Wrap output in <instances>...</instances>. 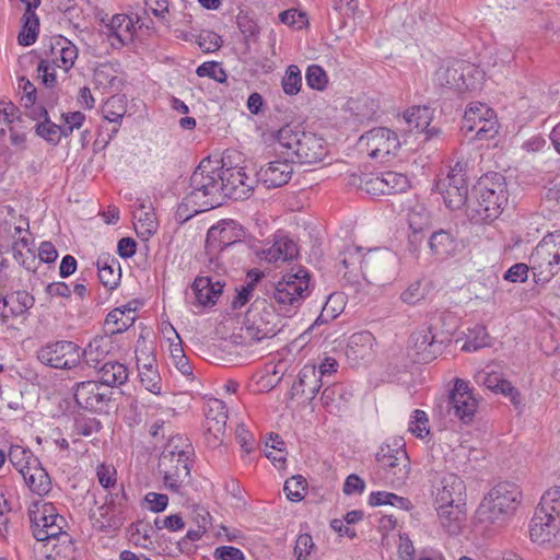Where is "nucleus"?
<instances>
[{
  "mask_svg": "<svg viewBox=\"0 0 560 560\" xmlns=\"http://www.w3.org/2000/svg\"><path fill=\"white\" fill-rule=\"evenodd\" d=\"M505 177L500 173L486 174L470 189L465 214L474 224L495 220L508 203Z\"/></svg>",
  "mask_w": 560,
  "mask_h": 560,
  "instance_id": "nucleus-1",
  "label": "nucleus"
},
{
  "mask_svg": "<svg viewBox=\"0 0 560 560\" xmlns=\"http://www.w3.org/2000/svg\"><path fill=\"white\" fill-rule=\"evenodd\" d=\"M218 160L205 158L200 161L189 177L182 208H192L195 213L218 208L224 203V194L220 185L221 175L218 173Z\"/></svg>",
  "mask_w": 560,
  "mask_h": 560,
  "instance_id": "nucleus-2",
  "label": "nucleus"
},
{
  "mask_svg": "<svg viewBox=\"0 0 560 560\" xmlns=\"http://www.w3.org/2000/svg\"><path fill=\"white\" fill-rule=\"evenodd\" d=\"M271 137L283 149L281 153L294 163H317L328 153L327 142L323 137L299 126L284 125L272 132Z\"/></svg>",
  "mask_w": 560,
  "mask_h": 560,
  "instance_id": "nucleus-3",
  "label": "nucleus"
},
{
  "mask_svg": "<svg viewBox=\"0 0 560 560\" xmlns=\"http://www.w3.org/2000/svg\"><path fill=\"white\" fill-rule=\"evenodd\" d=\"M521 501L520 487L514 482L501 481L480 502L476 520L480 524L501 526L514 515Z\"/></svg>",
  "mask_w": 560,
  "mask_h": 560,
  "instance_id": "nucleus-4",
  "label": "nucleus"
},
{
  "mask_svg": "<svg viewBox=\"0 0 560 560\" xmlns=\"http://www.w3.org/2000/svg\"><path fill=\"white\" fill-rule=\"evenodd\" d=\"M310 294V273L300 267L296 272L287 273L277 283H269L266 295L279 313L288 316L302 305Z\"/></svg>",
  "mask_w": 560,
  "mask_h": 560,
  "instance_id": "nucleus-5",
  "label": "nucleus"
},
{
  "mask_svg": "<svg viewBox=\"0 0 560 560\" xmlns=\"http://www.w3.org/2000/svg\"><path fill=\"white\" fill-rule=\"evenodd\" d=\"M192 454L191 445L184 443L182 438H173L164 446L159 458V470L163 474L164 485L170 491L178 493L190 477Z\"/></svg>",
  "mask_w": 560,
  "mask_h": 560,
  "instance_id": "nucleus-6",
  "label": "nucleus"
},
{
  "mask_svg": "<svg viewBox=\"0 0 560 560\" xmlns=\"http://www.w3.org/2000/svg\"><path fill=\"white\" fill-rule=\"evenodd\" d=\"M560 528V487L547 490L536 508L529 524L530 539L535 542H549Z\"/></svg>",
  "mask_w": 560,
  "mask_h": 560,
  "instance_id": "nucleus-7",
  "label": "nucleus"
},
{
  "mask_svg": "<svg viewBox=\"0 0 560 560\" xmlns=\"http://www.w3.org/2000/svg\"><path fill=\"white\" fill-rule=\"evenodd\" d=\"M536 283L549 282L560 271V231L547 234L529 255Z\"/></svg>",
  "mask_w": 560,
  "mask_h": 560,
  "instance_id": "nucleus-8",
  "label": "nucleus"
},
{
  "mask_svg": "<svg viewBox=\"0 0 560 560\" xmlns=\"http://www.w3.org/2000/svg\"><path fill=\"white\" fill-rule=\"evenodd\" d=\"M244 231L234 220H222L218 224L212 225L206 236V255L208 258V269L217 272L225 271L219 262V254L224 249L242 242Z\"/></svg>",
  "mask_w": 560,
  "mask_h": 560,
  "instance_id": "nucleus-9",
  "label": "nucleus"
},
{
  "mask_svg": "<svg viewBox=\"0 0 560 560\" xmlns=\"http://www.w3.org/2000/svg\"><path fill=\"white\" fill-rule=\"evenodd\" d=\"M375 474L392 486L404 483L410 471L409 458L404 445L395 442L394 446L382 444L375 455Z\"/></svg>",
  "mask_w": 560,
  "mask_h": 560,
  "instance_id": "nucleus-10",
  "label": "nucleus"
},
{
  "mask_svg": "<svg viewBox=\"0 0 560 560\" xmlns=\"http://www.w3.org/2000/svg\"><path fill=\"white\" fill-rule=\"evenodd\" d=\"M452 335L451 329L439 331L436 325L422 326L410 335L409 348L415 350L417 361L427 363L434 360L452 342Z\"/></svg>",
  "mask_w": 560,
  "mask_h": 560,
  "instance_id": "nucleus-11",
  "label": "nucleus"
},
{
  "mask_svg": "<svg viewBox=\"0 0 560 560\" xmlns=\"http://www.w3.org/2000/svg\"><path fill=\"white\" fill-rule=\"evenodd\" d=\"M45 508L37 510L34 514V522L40 521L46 516L50 517L49 526L43 530L44 535L38 537L37 541H55L58 544L52 545V551L56 555H62L65 559H72L74 557V544L72 541L71 536L63 532V527L67 522L66 518L57 512L56 506L52 503H45Z\"/></svg>",
  "mask_w": 560,
  "mask_h": 560,
  "instance_id": "nucleus-12",
  "label": "nucleus"
},
{
  "mask_svg": "<svg viewBox=\"0 0 560 560\" xmlns=\"http://www.w3.org/2000/svg\"><path fill=\"white\" fill-rule=\"evenodd\" d=\"M36 357L38 361L54 369L71 370L81 366L82 353L81 348L69 340H58L42 346Z\"/></svg>",
  "mask_w": 560,
  "mask_h": 560,
  "instance_id": "nucleus-13",
  "label": "nucleus"
},
{
  "mask_svg": "<svg viewBox=\"0 0 560 560\" xmlns=\"http://www.w3.org/2000/svg\"><path fill=\"white\" fill-rule=\"evenodd\" d=\"M460 130L465 133L475 131L476 140L493 139L498 133L493 109L485 103H470L465 110Z\"/></svg>",
  "mask_w": 560,
  "mask_h": 560,
  "instance_id": "nucleus-14",
  "label": "nucleus"
},
{
  "mask_svg": "<svg viewBox=\"0 0 560 560\" xmlns=\"http://www.w3.org/2000/svg\"><path fill=\"white\" fill-rule=\"evenodd\" d=\"M358 144L371 159L381 162L388 161V156L394 155L400 148L396 132L385 127L366 131L360 137Z\"/></svg>",
  "mask_w": 560,
  "mask_h": 560,
  "instance_id": "nucleus-15",
  "label": "nucleus"
},
{
  "mask_svg": "<svg viewBox=\"0 0 560 560\" xmlns=\"http://www.w3.org/2000/svg\"><path fill=\"white\" fill-rule=\"evenodd\" d=\"M396 257L388 250H374L362 258V276L372 284L384 285L394 278Z\"/></svg>",
  "mask_w": 560,
  "mask_h": 560,
  "instance_id": "nucleus-16",
  "label": "nucleus"
},
{
  "mask_svg": "<svg viewBox=\"0 0 560 560\" xmlns=\"http://www.w3.org/2000/svg\"><path fill=\"white\" fill-rule=\"evenodd\" d=\"M447 408L448 413H453L464 424L472 422L478 400L468 382L458 377L454 380V386L447 397Z\"/></svg>",
  "mask_w": 560,
  "mask_h": 560,
  "instance_id": "nucleus-17",
  "label": "nucleus"
},
{
  "mask_svg": "<svg viewBox=\"0 0 560 560\" xmlns=\"http://www.w3.org/2000/svg\"><path fill=\"white\" fill-rule=\"evenodd\" d=\"M102 385L95 381H84L75 384V404L94 413H108L113 400V392H102Z\"/></svg>",
  "mask_w": 560,
  "mask_h": 560,
  "instance_id": "nucleus-18",
  "label": "nucleus"
},
{
  "mask_svg": "<svg viewBox=\"0 0 560 560\" xmlns=\"http://www.w3.org/2000/svg\"><path fill=\"white\" fill-rule=\"evenodd\" d=\"M218 173H220V185L223 189L224 201L226 199L241 200L246 199L253 191L252 183L242 167L224 168L223 165L218 164Z\"/></svg>",
  "mask_w": 560,
  "mask_h": 560,
  "instance_id": "nucleus-19",
  "label": "nucleus"
},
{
  "mask_svg": "<svg viewBox=\"0 0 560 560\" xmlns=\"http://www.w3.org/2000/svg\"><path fill=\"white\" fill-rule=\"evenodd\" d=\"M433 488L435 504L466 503V485L456 474L443 472Z\"/></svg>",
  "mask_w": 560,
  "mask_h": 560,
  "instance_id": "nucleus-20",
  "label": "nucleus"
},
{
  "mask_svg": "<svg viewBox=\"0 0 560 560\" xmlns=\"http://www.w3.org/2000/svg\"><path fill=\"white\" fill-rule=\"evenodd\" d=\"M44 54L51 57L55 66L69 71L78 58V48L68 38L59 35L49 38L48 44H44Z\"/></svg>",
  "mask_w": 560,
  "mask_h": 560,
  "instance_id": "nucleus-21",
  "label": "nucleus"
},
{
  "mask_svg": "<svg viewBox=\"0 0 560 560\" xmlns=\"http://www.w3.org/2000/svg\"><path fill=\"white\" fill-rule=\"evenodd\" d=\"M299 248L296 243L284 232L278 231L273 236V244L258 253L261 260L277 265L279 261H289L296 258Z\"/></svg>",
  "mask_w": 560,
  "mask_h": 560,
  "instance_id": "nucleus-22",
  "label": "nucleus"
},
{
  "mask_svg": "<svg viewBox=\"0 0 560 560\" xmlns=\"http://www.w3.org/2000/svg\"><path fill=\"white\" fill-rule=\"evenodd\" d=\"M290 158L275 160L261 167L258 173V180L267 188H278L289 183L293 174V164Z\"/></svg>",
  "mask_w": 560,
  "mask_h": 560,
  "instance_id": "nucleus-23",
  "label": "nucleus"
},
{
  "mask_svg": "<svg viewBox=\"0 0 560 560\" xmlns=\"http://www.w3.org/2000/svg\"><path fill=\"white\" fill-rule=\"evenodd\" d=\"M428 245L431 254L441 260L455 256L459 250V241L452 230L440 229L432 232Z\"/></svg>",
  "mask_w": 560,
  "mask_h": 560,
  "instance_id": "nucleus-24",
  "label": "nucleus"
},
{
  "mask_svg": "<svg viewBox=\"0 0 560 560\" xmlns=\"http://www.w3.org/2000/svg\"><path fill=\"white\" fill-rule=\"evenodd\" d=\"M115 348L116 346L108 334L97 336L83 350L81 349L82 360L86 366L98 369Z\"/></svg>",
  "mask_w": 560,
  "mask_h": 560,
  "instance_id": "nucleus-25",
  "label": "nucleus"
},
{
  "mask_svg": "<svg viewBox=\"0 0 560 560\" xmlns=\"http://www.w3.org/2000/svg\"><path fill=\"white\" fill-rule=\"evenodd\" d=\"M224 283L220 280H213L211 277H197L192 284L191 290L196 298V303L202 307H211L215 305L219 296L223 292Z\"/></svg>",
  "mask_w": 560,
  "mask_h": 560,
  "instance_id": "nucleus-26",
  "label": "nucleus"
},
{
  "mask_svg": "<svg viewBox=\"0 0 560 560\" xmlns=\"http://www.w3.org/2000/svg\"><path fill=\"white\" fill-rule=\"evenodd\" d=\"M465 505L459 503L436 504L441 526L450 535H458L465 521Z\"/></svg>",
  "mask_w": 560,
  "mask_h": 560,
  "instance_id": "nucleus-27",
  "label": "nucleus"
},
{
  "mask_svg": "<svg viewBox=\"0 0 560 560\" xmlns=\"http://www.w3.org/2000/svg\"><path fill=\"white\" fill-rule=\"evenodd\" d=\"M207 432L212 434L217 440L224 434L228 408L225 404L217 398L210 399L205 411Z\"/></svg>",
  "mask_w": 560,
  "mask_h": 560,
  "instance_id": "nucleus-28",
  "label": "nucleus"
},
{
  "mask_svg": "<svg viewBox=\"0 0 560 560\" xmlns=\"http://www.w3.org/2000/svg\"><path fill=\"white\" fill-rule=\"evenodd\" d=\"M276 334L277 330L273 327H268L267 324H258L256 320L250 322L249 315H247L244 325L241 327V332L238 335L233 334L232 339L235 343L250 345L252 342L272 338Z\"/></svg>",
  "mask_w": 560,
  "mask_h": 560,
  "instance_id": "nucleus-29",
  "label": "nucleus"
},
{
  "mask_svg": "<svg viewBox=\"0 0 560 560\" xmlns=\"http://www.w3.org/2000/svg\"><path fill=\"white\" fill-rule=\"evenodd\" d=\"M345 308L343 298L339 293H331L328 295L322 311L314 323L301 335L302 339L311 335L315 329L322 325H326L337 318Z\"/></svg>",
  "mask_w": 560,
  "mask_h": 560,
  "instance_id": "nucleus-30",
  "label": "nucleus"
},
{
  "mask_svg": "<svg viewBox=\"0 0 560 560\" xmlns=\"http://www.w3.org/2000/svg\"><path fill=\"white\" fill-rule=\"evenodd\" d=\"M32 464L22 477L32 492L45 495L51 489V479L39 459H32Z\"/></svg>",
  "mask_w": 560,
  "mask_h": 560,
  "instance_id": "nucleus-31",
  "label": "nucleus"
},
{
  "mask_svg": "<svg viewBox=\"0 0 560 560\" xmlns=\"http://www.w3.org/2000/svg\"><path fill=\"white\" fill-rule=\"evenodd\" d=\"M435 191L441 194L445 206L451 210H464L470 197V190L464 186H452L445 183H435Z\"/></svg>",
  "mask_w": 560,
  "mask_h": 560,
  "instance_id": "nucleus-32",
  "label": "nucleus"
},
{
  "mask_svg": "<svg viewBox=\"0 0 560 560\" xmlns=\"http://www.w3.org/2000/svg\"><path fill=\"white\" fill-rule=\"evenodd\" d=\"M95 370L100 376L101 385L117 387L128 381V369L118 361H106Z\"/></svg>",
  "mask_w": 560,
  "mask_h": 560,
  "instance_id": "nucleus-33",
  "label": "nucleus"
},
{
  "mask_svg": "<svg viewBox=\"0 0 560 560\" xmlns=\"http://www.w3.org/2000/svg\"><path fill=\"white\" fill-rule=\"evenodd\" d=\"M96 266L100 282L108 290H114L121 276L118 260L109 255H102L98 257Z\"/></svg>",
  "mask_w": 560,
  "mask_h": 560,
  "instance_id": "nucleus-34",
  "label": "nucleus"
},
{
  "mask_svg": "<svg viewBox=\"0 0 560 560\" xmlns=\"http://www.w3.org/2000/svg\"><path fill=\"white\" fill-rule=\"evenodd\" d=\"M359 12V0H332L329 12L330 25L336 23L339 31L346 27L347 20L354 18Z\"/></svg>",
  "mask_w": 560,
  "mask_h": 560,
  "instance_id": "nucleus-35",
  "label": "nucleus"
},
{
  "mask_svg": "<svg viewBox=\"0 0 560 560\" xmlns=\"http://www.w3.org/2000/svg\"><path fill=\"white\" fill-rule=\"evenodd\" d=\"M8 314L10 317H19L28 313L34 306L35 298L27 291L19 290L5 295Z\"/></svg>",
  "mask_w": 560,
  "mask_h": 560,
  "instance_id": "nucleus-36",
  "label": "nucleus"
},
{
  "mask_svg": "<svg viewBox=\"0 0 560 560\" xmlns=\"http://www.w3.org/2000/svg\"><path fill=\"white\" fill-rule=\"evenodd\" d=\"M434 83L441 88L463 90L467 88L464 72L454 67L441 66L434 73Z\"/></svg>",
  "mask_w": 560,
  "mask_h": 560,
  "instance_id": "nucleus-37",
  "label": "nucleus"
},
{
  "mask_svg": "<svg viewBox=\"0 0 560 560\" xmlns=\"http://www.w3.org/2000/svg\"><path fill=\"white\" fill-rule=\"evenodd\" d=\"M113 510L107 504H103L97 508V511H92L90 513V518L93 523V526L100 532H108L110 529L116 530L120 528L122 525V520L115 515L110 514L109 511Z\"/></svg>",
  "mask_w": 560,
  "mask_h": 560,
  "instance_id": "nucleus-38",
  "label": "nucleus"
},
{
  "mask_svg": "<svg viewBox=\"0 0 560 560\" xmlns=\"http://www.w3.org/2000/svg\"><path fill=\"white\" fill-rule=\"evenodd\" d=\"M108 36L115 37L119 44H125L132 38L133 22L127 14H115L106 25Z\"/></svg>",
  "mask_w": 560,
  "mask_h": 560,
  "instance_id": "nucleus-39",
  "label": "nucleus"
},
{
  "mask_svg": "<svg viewBox=\"0 0 560 560\" xmlns=\"http://www.w3.org/2000/svg\"><path fill=\"white\" fill-rule=\"evenodd\" d=\"M103 118L108 120L109 122L115 124L109 138H112L115 133L118 132V126L120 125L125 114L126 106L125 102L119 96L110 97L102 108Z\"/></svg>",
  "mask_w": 560,
  "mask_h": 560,
  "instance_id": "nucleus-40",
  "label": "nucleus"
},
{
  "mask_svg": "<svg viewBox=\"0 0 560 560\" xmlns=\"http://www.w3.org/2000/svg\"><path fill=\"white\" fill-rule=\"evenodd\" d=\"M22 21L23 25L19 33L18 42L22 46H31L38 37L39 19L36 13L24 12Z\"/></svg>",
  "mask_w": 560,
  "mask_h": 560,
  "instance_id": "nucleus-41",
  "label": "nucleus"
},
{
  "mask_svg": "<svg viewBox=\"0 0 560 560\" xmlns=\"http://www.w3.org/2000/svg\"><path fill=\"white\" fill-rule=\"evenodd\" d=\"M433 110L429 106H413L405 113L404 117L410 130L421 131L429 127L432 120Z\"/></svg>",
  "mask_w": 560,
  "mask_h": 560,
  "instance_id": "nucleus-42",
  "label": "nucleus"
},
{
  "mask_svg": "<svg viewBox=\"0 0 560 560\" xmlns=\"http://www.w3.org/2000/svg\"><path fill=\"white\" fill-rule=\"evenodd\" d=\"M202 523H199L197 528L189 529L184 537H182L176 547L180 553H190L192 551V547L190 546V541H198L206 534L208 525L210 524V513L208 511H203Z\"/></svg>",
  "mask_w": 560,
  "mask_h": 560,
  "instance_id": "nucleus-43",
  "label": "nucleus"
},
{
  "mask_svg": "<svg viewBox=\"0 0 560 560\" xmlns=\"http://www.w3.org/2000/svg\"><path fill=\"white\" fill-rule=\"evenodd\" d=\"M466 337V341L462 347V350L466 352L477 351L489 346L490 336L483 325L476 324L474 327L468 328Z\"/></svg>",
  "mask_w": 560,
  "mask_h": 560,
  "instance_id": "nucleus-44",
  "label": "nucleus"
},
{
  "mask_svg": "<svg viewBox=\"0 0 560 560\" xmlns=\"http://www.w3.org/2000/svg\"><path fill=\"white\" fill-rule=\"evenodd\" d=\"M8 457L10 463L21 475L33 465L32 459H38L30 448L20 445H11Z\"/></svg>",
  "mask_w": 560,
  "mask_h": 560,
  "instance_id": "nucleus-45",
  "label": "nucleus"
},
{
  "mask_svg": "<svg viewBox=\"0 0 560 560\" xmlns=\"http://www.w3.org/2000/svg\"><path fill=\"white\" fill-rule=\"evenodd\" d=\"M128 312L131 311V308H127ZM126 307L125 310H121L120 307L114 308L110 311L107 316L105 324L106 326L114 325L113 328H108L107 334L112 337V335L120 334L126 331L131 324L133 323V317H125Z\"/></svg>",
  "mask_w": 560,
  "mask_h": 560,
  "instance_id": "nucleus-46",
  "label": "nucleus"
},
{
  "mask_svg": "<svg viewBox=\"0 0 560 560\" xmlns=\"http://www.w3.org/2000/svg\"><path fill=\"white\" fill-rule=\"evenodd\" d=\"M171 329L174 331L177 342H171L170 351L174 365L176 369L185 376L192 375V366L189 363L188 358L186 357L184 349L182 347V339L179 335L175 331L173 326Z\"/></svg>",
  "mask_w": 560,
  "mask_h": 560,
  "instance_id": "nucleus-47",
  "label": "nucleus"
},
{
  "mask_svg": "<svg viewBox=\"0 0 560 560\" xmlns=\"http://www.w3.org/2000/svg\"><path fill=\"white\" fill-rule=\"evenodd\" d=\"M382 174L387 195L402 194L409 189L410 182L405 174L393 171L383 172Z\"/></svg>",
  "mask_w": 560,
  "mask_h": 560,
  "instance_id": "nucleus-48",
  "label": "nucleus"
},
{
  "mask_svg": "<svg viewBox=\"0 0 560 560\" xmlns=\"http://www.w3.org/2000/svg\"><path fill=\"white\" fill-rule=\"evenodd\" d=\"M306 488V479L301 475H295L285 480L283 491L289 501L300 502L304 499Z\"/></svg>",
  "mask_w": 560,
  "mask_h": 560,
  "instance_id": "nucleus-49",
  "label": "nucleus"
},
{
  "mask_svg": "<svg viewBox=\"0 0 560 560\" xmlns=\"http://www.w3.org/2000/svg\"><path fill=\"white\" fill-rule=\"evenodd\" d=\"M282 90L287 95H296L302 86L301 70L296 65H290L281 81Z\"/></svg>",
  "mask_w": 560,
  "mask_h": 560,
  "instance_id": "nucleus-50",
  "label": "nucleus"
},
{
  "mask_svg": "<svg viewBox=\"0 0 560 560\" xmlns=\"http://www.w3.org/2000/svg\"><path fill=\"white\" fill-rule=\"evenodd\" d=\"M476 382L494 394H501L502 384H509L510 381L503 377V374L497 371L479 372L476 375Z\"/></svg>",
  "mask_w": 560,
  "mask_h": 560,
  "instance_id": "nucleus-51",
  "label": "nucleus"
},
{
  "mask_svg": "<svg viewBox=\"0 0 560 560\" xmlns=\"http://www.w3.org/2000/svg\"><path fill=\"white\" fill-rule=\"evenodd\" d=\"M196 74L200 78H210L219 83H226L228 73L218 61H205L196 69Z\"/></svg>",
  "mask_w": 560,
  "mask_h": 560,
  "instance_id": "nucleus-52",
  "label": "nucleus"
},
{
  "mask_svg": "<svg viewBox=\"0 0 560 560\" xmlns=\"http://www.w3.org/2000/svg\"><path fill=\"white\" fill-rule=\"evenodd\" d=\"M306 84L312 90L323 91L328 83L326 71L319 65H310L305 72Z\"/></svg>",
  "mask_w": 560,
  "mask_h": 560,
  "instance_id": "nucleus-53",
  "label": "nucleus"
},
{
  "mask_svg": "<svg viewBox=\"0 0 560 560\" xmlns=\"http://www.w3.org/2000/svg\"><path fill=\"white\" fill-rule=\"evenodd\" d=\"M35 132L49 144L57 145L60 142V126L50 119L37 122L35 125Z\"/></svg>",
  "mask_w": 560,
  "mask_h": 560,
  "instance_id": "nucleus-54",
  "label": "nucleus"
},
{
  "mask_svg": "<svg viewBox=\"0 0 560 560\" xmlns=\"http://www.w3.org/2000/svg\"><path fill=\"white\" fill-rule=\"evenodd\" d=\"M374 337L370 331H360L353 334L349 339V349L355 355H365V350H371Z\"/></svg>",
  "mask_w": 560,
  "mask_h": 560,
  "instance_id": "nucleus-55",
  "label": "nucleus"
},
{
  "mask_svg": "<svg viewBox=\"0 0 560 560\" xmlns=\"http://www.w3.org/2000/svg\"><path fill=\"white\" fill-rule=\"evenodd\" d=\"M46 502H34L30 509H28V518H30V523H31V530H32V535L35 539H37L38 537H42L44 535V532L48 526H49V521L51 520L50 517L46 516L44 518H40V521H35L34 522V514L35 512H37V510H40L44 506Z\"/></svg>",
  "mask_w": 560,
  "mask_h": 560,
  "instance_id": "nucleus-56",
  "label": "nucleus"
},
{
  "mask_svg": "<svg viewBox=\"0 0 560 560\" xmlns=\"http://www.w3.org/2000/svg\"><path fill=\"white\" fill-rule=\"evenodd\" d=\"M428 423L429 418L427 413L423 410L416 409L409 422V431L417 438L423 439L430 432Z\"/></svg>",
  "mask_w": 560,
  "mask_h": 560,
  "instance_id": "nucleus-57",
  "label": "nucleus"
},
{
  "mask_svg": "<svg viewBox=\"0 0 560 560\" xmlns=\"http://www.w3.org/2000/svg\"><path fill=\"white\" fill-rule=\"evenodd\" d=\"M315 378V366L305 365L299 373L298 380L291 386V397L300 396L305 394L308 381Z\"/></svg>",
  "mask_w": 560,
  "mask_h": 560,
  "instance_id": "nucleus-58",
  "label": "nucleus"
},
{
  "mask_svg": "<svg viewBox=\"0 0 560 560\" xmlns=\"http://www.w3.org/2000/svg\"><path fill=\"white\" fill-rule=\"evenodd\" d=\"M196 43L203 52H213L221 47L222 38L214 32L203 31L197 36Z\"/></svg>",
  "mask_w": 560,
  "mask_h": 560,
  "instance_id": "nucleus-59",
  "label": "nucleus"
},
{
  "mask_svg": "<svg viewBox=\"0 0 560 560\" xmlns=\"http://www.w3.org/2000/svg\"><path fill=\"white\" fill-rule=\"evenodd\" d=\"M56 67L48 59H42L37 66L38 78L46 88H54L57 82Z\"/></svg>",
  "mask_w": 560,
  "mask_h": 560,
  "instance_id": "nucleus-60",
  "label": "nucleus"
},
{
  "mask_svg": "<svg viewBox=\"0 0 560 560\" xmlns=\"http://www.w3.org/2000/svg\"><path fill=\"white\" fill-rule=\"evenodd\" d=\"M383 179V174L372 176L366 178L365 180H361L360 187L362 190H364L371 196L387 195L385 182Z\"/></svg>",
  "mask_w": 560,
  "mask_h": 560,
  "instance_id": "nucleus-61",
  "label": "nucleus"
},
{
  "mask_svg": "<svg viewBox=\"0 0 560 560\" xmlns=\"http://www.w3.org/2000/svg\"><path fill=\"white\" fill-rule=\"evenodd\" d=\"M425 296V289L422 287L421 281L412 282L400 295L404 303L415 305Z\"/></svg>",
  "mask_w": 560,
  "mask_h": 560,
  "instance_id": "nucleus-62",
  "label": "nucleus"
},
{
  "mask_svg": "<svg viewBox=\"0 0 560 560\" xmlns=\"http://www.w3.org/2000/svg\"><path fill=\"white\" fill-rule=\"evenodd\" d=\"M238 30L244 35L246 40L255 39L259 33L257 23L247 14L240 13L236 20Z\"/></svg>",
  "mask_w": 560,
  "mask_h": 560,
  "instance_id": "nucleus-63",
  "label": "nucleus"
},
{
  "mask_svg": "<svg viewBox=\"0 0 560 560\" xmlns=\"http://www.w3.org/2000/svg\"><path fill=\"white\" fill-rule=\"evenodd\" d=\"M141 385L152 394H160L161 392V376L158 370H147V372L139 373Z\"/></svg>",
  "mask_w": 560,
  "mask_h": 560,
  "instance_id": "nucleus-64",
  "label": "nucleus"
}]
</instances>
